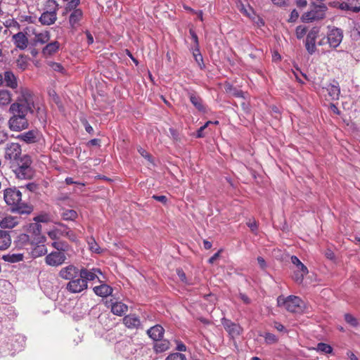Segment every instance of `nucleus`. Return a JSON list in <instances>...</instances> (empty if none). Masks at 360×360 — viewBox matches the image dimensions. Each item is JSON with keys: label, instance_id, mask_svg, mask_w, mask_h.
<instances>
[{"label": "nucleus", "instance_id": "nucleus-1", "mask_svg": "<svg viewBox=\"0 0 360 360\" xmlns=\"http://www.w3.org/2000/svg\"><path fill=\"white\" fill-rule=\"evenodd\" d=\"M34 101L32 96L27 91H22V95L10 106L9 111L12 116L8 120V127L11 131H21L29 127V113L33 112Z\"/></svg>", "mask_w": 360, "mask_h": 360}, {"label": "nucleus", "instance_id": "nucleus-2", "mask_svg": "<svg viewBox=\"0 0 360 360\" xmlns=\"http://www.w3.org/2000/svg\"><path fill=\"white\" fill-rule=\"evenodd\" d=\"M4 199L6 203L14 212L19 214H30L32 207L22 200V193L16 188H8L4 191Z\"/></svg>", "mask_w": 360, "mask_h": 360}, {"label": "nucleus", "instance_id": "nucleus-3", "mask_svg": "<svg viewBox=\"0 0 360 360\" xmlns=\"http://www.w3.org/2000/svg\"><path fill=\"white\" fill-rule=\"evenodd\" d=\"M302 300L295 295H289L285 297L282 295L277 298V304L279 307H283L287 311L295 313L301 309Z\"/></svg>", "mask_w": 360, "mask_h": 360}, {"label": "nucleus", "instance_id": "nucleus-4", "mask_svg": "<svg viewBox=\"0 0 360 360\" xmlns=\"http://www.w3.org/2000/svg\"><path fill=\"white\" fill-rule=\"evenodd\" d=\"M326 11L327 6L323 3L319 5L313 4V8L311 11L304 13L302 15L301 20L304 22L321 20L324 18Z\"/></svg>", "mask_w": 360, "mask_h": 360}, {"label": "nucleus", "instance_id": "nucleus-5", "mask_svg": "<svg viewBox=\"0 0 360 360\" xmlns=\"http://www.w3.org/2000/svg\"><path fill=\"white\" fill-rule=\"evenodd\" d=\"M291 262L296 266L292 276V279L297 283H302L304 277L309 273L307 267L295 255L290 258Z\"/></svg>", "mask_w": 360, "mask_h": 360}, {"label": "nucleus", "instance_id": "nucleus-6", "mask_svg": "<svg viewBox=\"0 0 360 360\" xmlns=\"http://www.w3.org/2000/svg\"><path fill=\"white\" fill-rule=\"evenodd\" d=\"M221 322L224 330L228 333L231 338L234 339L242 335L243 328L240 324L233 322L231 320L226 318H222Z\"/></svg>", "mask_w": 360, "mask_h": 360}, {"label": "nucleus", "instance_id": "nucleus-7", "mask_svg": "<svg viewBox=\"0 0 360 360\" xmlns=\"http://www.w3.org/2000/svg\"><path fill=\"white\" fill-rule=\"evenodd\" d=\"M21 153L22 149L19 143H8L5 148V158L9 160L12 164H14V162L22 158Z\"/></svg>", "mask_w": 360, "mask_h": 360}, {"label": "nucleus", "instance_id": "nucleus-8", "mask_svg": "<svg viewBox=\"0 0 360 360\" xmlns=\"http://www.w3.org/2000/svg\"><path fill=\"white\" fill-rule=\"evenodd\" d=\"M67 259L66 253L53 251L45 257V263L50 266L57 267L64 264Z\"/></svg>", "mask_w": 360, "mask_h": 360}, {"label": "nucleus", "instance_id": "nucleus-9", "mask_svg": "<svg viewBox=\"0 0 360 360\" xmlns=\"http://www.w3.org/2000/svg\"><path fill=\"white\" fill-rule=\"evenodd\" d=\"M87 288L88 284L79 276L70 280L66 285V290L73 294L79 293Z\"/></svg>", "mask_w": 360, "mask_h": 360}, {"label": "nucleus", "instance_id": "nucleus-10", "mask_svg": "<svg viewBox=\"0 0 360 360\" xmlns=\"http://www.w3.org/2000/svg\"><path fill=\"white\" fill-rule=\"evenodd\" d=\"M79 271L80 269L74 264H69L60 269L58 272V276L60 278L70 281L79 276Z\"/></svg>", "mask_w": 360, "mask_h": 360}, {"label": "nucleus", "instance_id": "nucleus-11", "mask_svg": "<svg viewBox=\"0 0 360 360\" xmlns=\"http://www.w3.org/2000/svg\"><path fill=\"white\" fill-rule=\"evenodd\" d=\"M319 33V28L313 27L307 35L305 47L308 53L310 54H313L316 51V39Z\"/></svg>", "mask_w": 360, "mask_h": 360}, {"label": "nucleus", "instance_id": "nucleus-12", "mask_svg": "<svg viewBox=\"0 0 360 360\" xmlns=\"http://www.w3.org/2000/svg\"><path fill=\"white\" fill-rule=\"evenodd\" d=\"M98 274H102V272L97 268L87 269L82 267L79 271V276H81L87 284L88 282L93 281L96 278L99 280Z\"/></svg>", "mask_w": 360, "mask_h": 360}, {"label": "nucleus", "instance_id": "nucleus-13", "mask_svg": "<svg viewBox=\"0 0 360 360\" xmlns=\"http://www.w3.org/2000/svg\"><path fill=\"white\" fill-rule=\"evenodd\" d=\"M343 34L341 29L333 28L328 34V42L330 47L336 48L341 43Z\"/></svg>", "mask_w": 360, "mask_h": 360}, {"label": "nucleus", "instance_id": "nucleus-14", "mask_svg": "<svg viewBox=\"0 0 360 360\" xmlns=\"http://www.w3.org/2000/svg\"><path fill=\"white\" fill-rule=\"evenodd\" d=\"M40 134L37 130H30L19 134L17 139L28 144L39 141Z\"/></svg>", "mask_w": 360, "mask_h": 360}, {"label": "nucleus", "instance_id": "nucleus-15", "mask_svg": "<svg viewBox=\"0 0 360 360\" xmlns=\"http://www.w3.org/2000/svg\"><path fill=\"white\" fill-rule=\"evenodd\" d=\"M106 304L108 307H110L112 313L117 316H121L128 311V306L122 302H113L111 300Z\"/></svg>", "mask_w": 360, "mask_h": 360}, {"label": "nucleus", "instance_id": "nucleus-16", "mask_svg": "<svg viewBox=\"0 0 360 360\" xmlns=\"http://www.w3.org/2000/svg\"><path fill=\"white\" fill-rule=\"evenodd\" d=\"M13 41L17 48L20 50H24L27 48L28 44V39L25 34L20 32L13 36Z\"/></svg>", "mask_w": 360, "mask_h": 360}, {"label": "nucleus", "instance_id": "nucleus-17", "mask_svg": "<svg viewBox=\"0 0 360 360\" xmlns=\"http://www.w3.org/2000/svg\"><path fill=\"white\" fill-rule=\"evenodd\" d=\"M123 323L129 329L138 328L141 325L139 318L135 314H129L123 318Z\"/></svg>", "mask_w": 360, "mask_h": 360}, {"label": "nucleus", "instance_id": "nucleus-18", "mask_svg": "<svg viewBox=\"0 0 360 360\" xmlns=\"http://www.w3.org/2000/svg\"><path fill=\"white\" fill-rule=\"evenodd\" d=\"M165 329L160 325H155L147 330L148 336L154 341L163 338Z\"/></svg>", "mask_w": 360, "mask_h": 360}, {"label": "nucleus", "instance_id": "nucleus-19", "mask_svg": "<svg viewBox=\"0 0 360 360\" xmlns=\"http://www.w3.org/2000/svg\"><path fill=\"white\" fill-rule=\"evenodd\" d=\"M60 49V43L58 41H54L50 43H48L42 49L41 53L44 56L48 57L51 56L56 53Z\"/></svg>", "mask_w": 360, "mask_h": 360}, {"label": "nucleus", "instance_id": "nucleus-20", "mask_svg": "<svg viewBox=\"0 0 360 360\" xmlns=\"http://www.w3.org/2000/svg\"><path fill=\"white\" fill-rule=\"evenodd\" d=\"M93 290L96 295L102 297H106L112 294L113 289L110 285L103 283L100 285L95 286L93 288Z\"/></svg>", "mask_w": 360, "mask_h": 360}, {"label": "nucleus", "instance_id": "nucleus-21", "mask_svg": "<svg viewBox=\"0 0 360 360\" xmlns=\"http://www.w3.org/2000/svg\"><path fill=\"white\" fill-rule=\"evenodd\" d=\"M57 15L53 12L44 11L39 18V22L44 25H51L55 23Z\"/></svg>", "mask_w": 360, "mask_h": 360}, {"label": "nucleus", "instance_id": "nucleus-22", "mask_svg": "<svg viewBox=\"0 0 360 360\" xmlns=\"http://www.w3.org/2000/svg\"><path fill=\"white\" fill-rule=\"evenodd\" d=\"M170 348V342L166 339H159L155 341L153 349L155 353H162Z\"/></svg>", "mask_w": 360, "mask_h": 360}, {"label": "nucleus", "instance_id": "nucleus-23", "mask_svg": "<svg viewBox=\"0 0 360 360\" xmlns=\"http://www.w3.org/2000/svg\"><path fill=\"white\" fill-rule=\"evenodd\" d=\"M7 87L15 89L18 87V79L11 71H6L3 79Z\"/></svg>", "mask_w": 360, "mask_h": 360}, {"label": "nucleus", "instance_id": "nucleus-24", "mask_svg": "<svg viewBox=\"0 0 360 360\" xmlns=\"http://www.w3.org/2000/svg\"><path fill=\"white\" fill-rule=\"evenodd\" d=\"M14 172L18 179H30L32 177L34 172L32 168L22 167L15 168Z\"/></svg>", "mask_w": 360, "mask_h": 360}, {"label": "nucleus", "instance_id": "nucleus-25", "mask_svg": "<svg viewBox=\"0 0 360 360\" xmlns=\"http://www.w3.org/2000/svg\"><path fill=\"white\" fill-rule=\"evenodd\" d=\"M189 99L191 103L195 106V108L200 112H205L206 108L203 105L202 99L195 94L190 93Z\"/></svg>", "mask_w": 360, "mask_h": 360}, {"label": "nucleus", "instance_id": "nucleus-26", "mask_svg": "<svg viewBox=\"0 0 360 360\" xmlns=\"http://www.w3.org/2000/svg\"><path fill=\"white\" fill-rule=\"evenodd\" d=\"M50 32L49 31H44L40 33H35L33 39L34 45L44 44L48 43L50 40Z\"/></svg>", "mask_w": 360, "mask_h": 360}, {"label": "nucleus", "instance_id": "nucleus-27", "mask_svg": "<svg viewBox=\"0 0 360 360\" xmlns=\"http://www.w3.org/2000/svg\"><path fill=\"white\" fill-rule=\"evenodd\" d=\"M83 16V13L80 9H75L71 13L69 22L72 27H75V26L79 25V22L82 20Z\"/></svg>", "mask_w": 360, "mask_h": 360}, {"label": "nucleus", "instance_id": "nucleus-28", "mask_svg": "<svg viewBox=\"0 0 360 360\" xmlns=\"http://www.w3.org/2000/svg\"><path fill=\"white\" fill-rule=\"evenodd\" d=\"M11 243V239L8 232L0 230V250L7 249Z\"/></svg>", "mask_w": 360, "mask_h": 360}, {"label": "nucleus", "instance_id": "nucleus-29", "mask_svg": "<svg viewBox=\"0 0 360 360\" xmlns=\"http://www.w3.org/2000/svg\"><path fill=\"white\" fill-rule=\"evenodd\" d=\"M326 90L328 92L330 99L337 100L339 98L340 89L338 84H329L326 87Z\"/></svg>", "mask_w": 360, "mask_h": 360}, {"label": "nucleus", "instance_id": "nucleus-30", "mask_svg": "<svg viewBox=\"0 0 360 360\" xmlns=\"http://www.w3.org/2000/svg\"><path fill=\"white\" fill-rule=\"evenodd\" d=\"M18 223V220L15 217L7 216L1 221L0 226L4 229H11L15 226Z\"/></svg>", "mask_w": 360, "mask_h": 360}, {"label": "nucleus", "instance_id": "nucleus-31", "mask_svg": "<svg viewBox=\"0 0 360 360\" xmlns=\"http://www.w3.org/2000/svg\"><path fill=\"white\" fill-rule=\"evenodd\" d=\"M61 217L65 221H75L77 217V212L74 210L62 209Z\"/></svg>", "mask_w": 360, "mask_h": 360}, {"label": "nucleus", "instance_id": "nucleus-32", "mask_svg": "<svg viewBox=\"0 0 360 360\" xmlns=\"http://www.w3.org/2000/svg\"><path fill=\"white\" fill-rule=\"evenodd\" d=\"M11 101V92L6 89H0V106L7 105Z\"/></svg>", "mask_w": 360, "mask_h": 360}, {"label": "nucleus", "instance_id": "nucleus-33", "mask_svg": "<svg viewBox=\"0 0 360 360\" xmlns=\"http://www.w3.org/2000/svg\"><path fill=\"white\" fill-rule=\"evenodd\" d=\"M14 164H16L18 165L16 168H22L25 167L27 168H32V160L31 158L27 155L22 156V158L15 162H14Z\"/></svg>", "mask_w": 360, "mask_h": 360}, {"label": "nucleus", "instance_id": "nucleus-34", "mask_svg": "<svg viewBox=\"0 0 360 360\" xmlns=\"http://www.w3.org/2000/svg\"><path fill=\"white\" fill-rule=\"evenodd\" d=\"M226 93L231 94L233 96L237 98H244V93L243 91L238 89L233 86V85L228 84L225 86Z\"/></svg>", "mask_w": 360, "mask_h": 360}, {"label": "nucleus", "instance_id": "nucleus-35", "mask_svg": "<svg viewBox=\"0 0 360 360\" xmlns=\"http://www.w3.org/2000/svg\"><path fill=\"white\" fill-rule=\"evenodd\" d=\"M28 65L27 57L24 55H20L16 60V65L18 68L21 71H24L27 68Z\"/></svg>", "mask_w": 360, "mask_h": 360}, {"label": "nucleus", "instance_id": "nucleus-36", "mask_svg": "<svg viewBox=\"0 0 360 360\" xmlns=\"http://www.w3.org/2000/svg\"><path fill=\"white\" fill-rule=\"evenodd\" d=\"M339 8L344 11H351L354 13H358L360 11V6H353L352 4L343 1L339 4Z\"/></svg>", "mask_w": 360, "mask_h": 360}, {"label": "nucleus", "instance_id": "nucleus-37", "mask_svg": "<svg viewBox=\"0 0 360 360\" xmlns=\"http://www.w3.org/2000/svg\"><path fill=\"white\" fill-rule=\"evenodd\" d=\"M51 245L56 250V252H63L66 253L69 249V245L64 241H55L52 243Z\"/></svg>", "mask_w": 360, "mask_h": 360}, {"label": "nucleus", "instance_id": "nucleus-38", "mask_svg": "<svg viewBox=\"0 0 360 360\" xmlns=\"http://www.w3.org/2000/svg\"><path fill=\"white\" fill-rule=\"evenodd\" d=\"M3 258L4 259L5 261H7V262H9L11 263H15V262H18L22 261L24 258V256H23V254L13 253V254H8L7 255H5V256H4Z\"/></svg>", "mask_w": 360, "mask_h": 360}, {"label": "nucleus", "instance_id": "nucleus-39", "mask_svg": "<svg viewBox=\"0 0 360 360\" xmlns=\"http://www.w3.org/2000/svg\"><path fill=\"white\" fill-rule=\"evenodd\" d=\"M41 225L34 221L29 225L27 230L29 233H32L36 236H39L41 235Z\"/></svg>", "mask_w": 360, "mask_h": 360}, {"label": "nucleus", "instance_id": "nucleus-40", "mask_svg": "<svg viewBox=\"0 0 360 360\" xmlns=\"http://www.w3.org/2000/svg\"><path fill=\"white\" fill-rule=\"evenodd\" d=\"M193 55L195 58V60L200 66V69H203L205 68V65L203 63V58L202 54L200 52L199 47H195L193 49Z\"/></svg>", "mask_w": 360, "mask_h": 360}, {"label": "nucleus", "instance_id": "nucleus-41", "mask_svg": "<svg viewBox=\"0 0 360 360\" xmlns=\"http://www.w3.org/2000/svg\"><path fill=\"white\" fill-rule=\"evenodd\" d=\"M87 243L89 248V250L96 253H101V249L95 240L94 238L91 237L87 240Z\"/></svg>", "mask_w": 360, "mask_h": 360}, {"label": "nucleus", "instance_id": "nucleus-42", "mask_svg": "<svg viewBox=\"0 0 360 360\" xmlns=\"http://www.w3.org/2000/svg\"><path fill=\"white\" fill-rule=\"evenodd\" d=\"M45 7L46 11L49 12H53L57 14L58 10V4L55 0H48L46 2Z\"/></svg>", "mask_w": 360, "mask_h": 360}, {"label": "nucleus", "instance_id": "nucleus-43", "mask_svg": "<svg viewBox=\"0 0 360 360\" xmlns=\"http://www.w3.org/2000/svg\"><path fill=\"white\" fill-rule=\"evenodd\" d=\"M47 250L44 245H37L32 251V255L34 257H40L46 253Z\"/></svg>", "mask_w": 360, "mask_h": 360}, {"label": "nucleus", "instance_id": "nucleus-44", "mask_svg": "<svg viewBox=\"0 0 360 360\" xmlns=\"http://www.w3.org/2000/svg\"><path fill=\"white\" fill-rule=\"evenodd\" d=\"M316 350L326 354H330L333 352V348L326 343L320 342L316 346Z\"/></svg>", "mask_w": 360, "mask_h": 360}, {"label": "nucleus", "instance_id": "nucleus-45", "mask_svg": "<svg viewBox=\"0 0 360 360\" xmlns=\"http://www.w3.org/2000/svg\"><path fill=\"white\" fill-rule=\"evenodd\" d=\"M345 321L352 326L356 327L358 326L357 319L351 314H345Z\"/></svg>", "mask_w": 360, "mask_h": 360}, {"label": "nucleus", "instance_id": "nucleus-46", "mask_svg": "<svg viewBox=\"0 0 360 360\" xmlns=\"http://www.w3.org/2000/svg\"><path fill=\"white\" fill-rule=\"evenodd\" d=\"M307 28L302 25H299L297 27L295 30L296 37L297 39H300L304 37V36L307 34Z\"/></svg>", "mask_w": 360, "mask_h": 360}, {"label": "nucleus", "instance_id": "nucleus-47", "mask_svg": "<svg viewBox=\"0 0 360 360\" xmlns=\"http://www.w3.org/2000/svg\"><path fill=\"white\" fill-rule=\"evenodd\" d=\"M264 338L266 342L268 344H274L278 342L277 337L271 333H266Z\"/></svg>", "mask_w": 360, "mask_h": 360}, {"label": "nucleus", "instance_id": "nucleus-48", "mask_svg": "<svg viewBox=\"0 0 360 360\" xmlns=\"http://www.w3.org/2000/svg\"><path fill=\"white\" fill-rule=\"evenodd\" d=\"M237 1V5L239 8V10L243 13L245 15H246L248 17H250V13L248 12V10L245 8V3L247 2V0H236Z\"/></svg>", "mask_w": 360, "mask_h": 360}, {"label": "nucleus", "instance_id": "nucleus-49", "mask_svg": "<svg viewBox=\"0 0 360 360\" xmlns=\"http://www.w3.org/2000/svg\"><path fill=\"white\" fill-rule=\"evenodd\" d=\"M165 360H186V357L184 354L176 352L170 354Z\"/></svg>", "mask_w": 360, "mask_h": 360}, {"label": "nucleus", "instance_id": "nucleus-50", "mask_svg": "<svg viewBox=\"0 0 360 360\" xmlns=\"http://www.w3.org/2000/svg\"><path fill=\"white\" fill-rule=\"evenodd\" d=\"M58 225L57 227H56V233H58L59 236H64L65 231L68 229V227L62 223H56Z\"/></svg>", "mask_w": 360, "mask_h": 360}, {"label": "nucleus", "instance_id": "nucleus-51", "mask_svg": "<svg viewBox=\"0 0 360 360\" xmlns=\"http://www.w3.org/2000/svg\"><path fill=\"white\" fill-rule=\"evenodd\" d=\"M34 221L38 224L40 222L47 223L50 221V217L48 214H39L34 218Z\"/></svg>", "mask_w": 360, "mask_h": 360}, {"label": "nucleus", "instance_id": "nucleus-52", "mask_svg": "<svg viewBox=\"0 0 360 360\" xmlns=\"http://www.w3.org/2000/svg\"><path fill=\"white\" fill-rule=\"evenodd\" d=\"M247 226L250 229L251 231L254 233H257V229H258V224L257 222L255 221V219H250L247 222Z\"/></svg>", "mask_w": 360, "mask_h": 360}, {"label": "nucleus", "instance_id": "nucleus-53", "mask_svg": "<svg viewBox=\"0 0 360 360\" xmlns=\"http://www.w3.org/2000/svg\"><path fill=\"white\" fill-rule=\"evenodd\" d=\"M212 121H207L203 126L200 127L197 131V137L202 138L205 136L203 134V131L209 126V124H212Z\"/></svg>", "mask_w": 360, "mask_h": 360}, {"label": "nucleus", "instance_id": "nucleus-54", "mask_svg": "<svg viewBox=\"0 0 360 360\" xmlns=\"http://www.w3.org/2000/svg\"><path fill=\"white\" fill-rule=\"evenodd\" d=\"M64 236L73 242H75L77 238L76 234L72 231H71L69 227L68 229L65 231Z\"/></svg>", "mask_w": 360, "mask_h": 360}, {"label": "nucleus", "instance_id": "nucleus-55", "mask_svg": "<svg viewBox=\"0 0 360 360\" xmlns=\"http://www.w3.org/2000/svg\"><path fill=\"white\" fill-rule=\"evenodd\" d=\"M49 66L56 72H63V70H64L63 67L60 63L56 62H50Z\"/></svg>", "mask_w": 360, "mask_h": 360}, {"label": "nucleus", "instance_id": "nucleus-56", "mask_svg": "<svg viewBox=\"0 0 360 360\" xmlns=\"http://www.w3.org/2000/svg\"><path fill=\"white\" fill-rule=\"evenodd\" d=\"M82 124L84 125L85 130L87 133L92 134L94 133V129L90 125V124L88 122V121L86 119H83L81 120Z\"/></svg>", "mask_w": 360, "mask_h": 360}, {"label": "nucleus", "instance_id": "nucleus-57", "mask_svg": "<svg viewBox=\"0 0 360 360\" xmlns=\"http://www.w3.org/2000/svg\"><path fill=\"white\" fill-rule=\"evenodd\" d=\"M189 33H190V34L191 36L192 39L193 40L194 48L195 47H199L198 37L195 32L194 31V30L193 29H190L189 30Z\"/></svg>", "mask_w": 360, "mask_h": 360}, {"label": "nucleus", "instance_id": "nucleus-58", "mask_svg": "<svg viewBox=\"0 0 360 360\" xmlns=\"http://www.w3.org/2000/svg\"><path fill=\"white\" fill-rule=\"evenodd\" d=\"M137 150L142 157H143L144 158L147 159L149 161H151V155L145 149L139 146L137 148Z\"/></svg>", "mask_w": 360, "mask_h": 360}, {"label": "nucleus", "instance_id": "nucleus-59", "mask_svg": "<svg viewBox=\"0 0 360 360\" xmlns=\"http://www.w3.org/2000/svg\"><path fill=\"white\" fill-rule=\"evenodd\" d=\"M298 17H299L298 12L295 9H293L291 11L290 18L288 19V22H295L297 20Z\"/></svg>", "mask_w": 360, "mask_h": 360}, {"label": "nucleus", "instance_id": "nucleus-60", "mask_svg": "<svg viewBox=\"0 0 360 360\" xmlns=\"http://www.w3.org/2000/svg\"><path fill=\"white\" fill-rule=\"evenodd\" d=\"M79 0H70L68 5H67V9H75V8L79 5Z\"/></svg>", "mask_w": 360, "mask_h": 360}, {"label": "nucleus", "instance_id": "nucleus-61", "mask_svg": "<svg viewBox=\"0 0 360 360\" xmlns=\"http://www.w3.org/2000/svg\"><path fill=\"white\" fill-rule=\"evenodd\" d=\"M274 5L278 6H288L289 0H271Z\"/></svg>", "mask_w": 360, "mask_h": 360}, {"label": "nucleus", "instance_id": "nucleus-62", "mask_svg": "<svg viewBox=\"0 0 360 360\" xmlns=\"http://www.w3.org/2000/svg\"><path fill=\"white\" fill-rule=\"evenodd\" d=\"M153 199L156 200L158 202H160L163 204H166L167 202V198L165 195H153Z\"/></svg>", "mask_w": 360, "mask_h": 360}, {"label": "nucleus", "instance_id": "nucleus-63", "mask_svg": "<svg viewBox=\"0 0 360 360\" xmlns=\"http://www.w3.org/2000/svg\"><path fill=\"white\" fill-rule=\"evenodd\" d=\"M48 236L52 240H56L60 238L58 233H56V228L48 232Z\"/></svg>", "mask_w": 360, "mask_h": 360}, {"label": "nucleus", "instance_id": "nucleus-64", "mask_svg": "<svg viewBox=\"0 0 360 360\" xmlns=\"http://www.w3.org/2000/svg\"><path fill=\"white\" fill-rule=\"evenodd\" d=\"M221 252H222V250H219L217 252H216L213 256H212L209 259L208 262L210 264H213L219 257Z\"/></svg>", "mask_w": 360, "mask_h": 360}]
</instances>
